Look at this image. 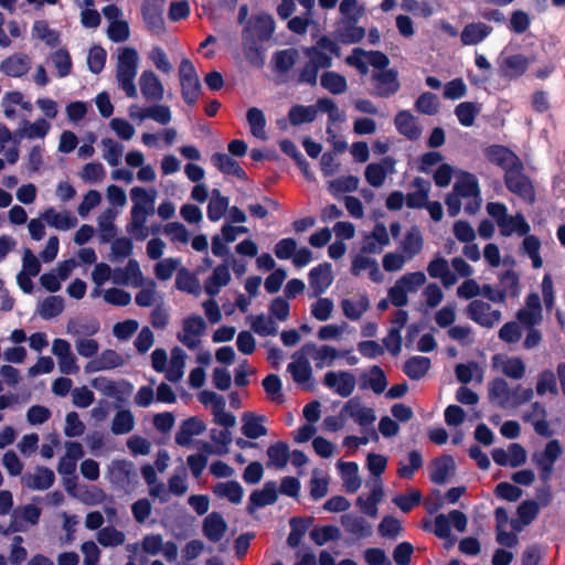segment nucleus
Here are the masks:
<instances>
[{"mask_svg":"<svg viewBox=\"0 0 565 565\" xmlns=\"http://www.w3.org/2000/svg\"><path fill=\"white\" fill-rule=\"evenodd\" d=\"M31 68V58L24 53H15L4 58L0 71L10 77H22Z\"/></svg>","mask_w":565,"mask_h":565,"instance_id":"16","label":"nucleus"},{"mask_svg":"<svg viewBox=\"0 0 565 565\" xmlns=\"http://www.w3.org/2000/svg\"><path fill=\"white\" fill-rule=\"evenodd\" d=\"M503 180L507 189L511 193L529 203H533L535 201V189L531 179L524 173L523 162L519 163V166L512 170L507 171Z\"/></svg>","mask_w":565,"mask_h":565,"instance_id":"2","label":"nucleus"},{"mask_svg":"<svg viewBox=\"0 0 565 565\" xmlns=\"http://www.w3.org/2000/svg\"><path fill=\"white\" fill-rule=\"evenodd\" d=\"M298 52L295 49L280 50L274 53L273 62L278 73H287L297 62Z\"/></svg>","mask_w":565,"mask_h":565,"instance_id":"47","label":"nucleus"},{"mask_svg":"<svg viewBox=\"0 0 565 565\" xmlns=\"http://www.w3.org/2000/svg\"><path fill=\"white\" fill-rule=\"evenodd\" d=\"M266 417L264 415H255L252 412H246L242 416V433L252 440L267 435V428L263 425Z\"/></svg>","mask_w":565,"mask_h":565,"instance_id":"24","label":"nucleus"},{"mask_svg":"<svg viewBox=\"0 0 565 565\" xmlns=\"http://www.w3.org/2000/svg\"><path fill=\"white\" fill-rule=\"evenodd\" d=\"M49 130L50 124L44 118H39L33 124L24 120V128L18 129L15 135L20 138L26 136L29 139L44 138Z\"/></svg>","mask_w":565,"mask_h":565,"instance_id":"48","label":"nucleus"},{"mask_svg":"<svg viewBox=\"0 0 565 565\" xmlns=\"http://www.w3.org/2000/svg\"><path fill=\"white\" fill-rule=\"evenodd\" d=\"M412 186L417 188V191L409 192L406 195V205L409 209H423L428 202V193L430 184L428 181L420 177L414 178Z\"/></svg>","mask_w":565,"mask_h":565,"instance_id":"29","label":"nucleus"},{"mask_svg":"<svg viewBox=\"0 0 565 565\" xmlns=\"http://www.w3.org/2000/svg\"><path fill=\"white\" fill-rule=\"evenodd\" d=\"M481 110V106L473 102H462L455 107V115L463 127H471Z\"/></svg>","mask_w":565,"mask_h":565,"instance_id":"41","label":"nucleus"},{"mask_svg":"<svg viewBox=\"0 0 565 565\" xmlns=\"http://www.w3.org/2000/svg\"><path fill=\"white\" fill-rule=\"evenodd\" d=\"M316 117L317 109L313 106L295 105L288 111V119L292 126L312 122Z\"/></svg>","mask_w":565,"mask_h":565,"instance_id":"46","label":"nucleus"},{"mask_svg":"<svg viewBox=\"0 0 565 565\" xmlns=\"http://www.w3.org/2000/svg\"><path fill=\"white\" fill-rule=\"evenodd\" d=\"M213 492L220 498H226L233 504L241 503L244 494L242 486L235 480L216 483Z\"/></svg>","mask_w":565,"mask_h":565,"instance_id":"34","label":"nucleus"},{"mask_svg":"<svg viewBox=\"0 0 565 565\" xmlns=\"http://www.w3.org/2000/svg\"><path fill=\"white\" fill-rule=\"evenodd\" d=\"M206 329V323L201 316H190L183 320V333L178 334V340L188 349L194 350L199 347L201 337Z\"/></svg>","mask_w":565,"mask_h":565,"instance_id":"10","label":"nucleus"},{"mask_svg":"<svg viewBox=\"0 0 565 565\" xmlns=\"http://www.w3.org/2000/svg\"><path fill=\"white\" fill-rule=\"evenodd\" d=\"M423 244L424 241L420 231L416 226H414L406 232L405 237L402 242V248L408 258H413L414 256L422 252Z\"/></svg>","mask_w":565,"mask_h":565,"instance_id":"43","label":"nucleus"},{"mask_svg":"<svg viewBox=\"0 0 565 565\" xmlns=\"http://www.w3.org/2000/svg\"><path fill=\"white\" fill-rule=\"evenodd\" d=\"M372 81L375 83V86L371 95L376 97L390 98L391 96L395 95L401 88V84L398 81V72L395 68H388L382 72H374L372 74Z\"/></svg>","mask_w":565,"mask_h":565,"instance_id":"5","label":"nucleus"},{"mask_svg":"<svg viewBox=\"0 0 565 565\" xmlns=\"http://www.w3.org/2000/svg\"><path fill=\"white\" fill-rule=\"evenodd\" d=\"M431 361L427 356L414 355L403 364V373L413 381L422 380L429 371Z\"/></svg>","mask_w":565,"mask_h":565,"instance_id":"25","label":"nucleus"},{"mask_svg":"<svg viewBox=\"0 0 565 565\" xmlns=\"http://www.w3.org/2000/svg\"><path fill=\"white\" fill-rule=\"evenodd\" d=\"M139 85L141 94L147 100L160 102L163 98V85L152 71L148 70L141 73Z\"/></svg>","mask_w":565,"mask_h":565,"instance_id":"17","label":"nucleus"},{"mask_svg":"<svg viewBox=\"0 0 565 565\" xmlns=\"http://www.w3.org/2000/svg\"><path fill=\"white\" fill-rule=\"evenodd\" d=\"M247 121L250 127V132L253 136L257 138H266L265 135V126H266V119L265 115L262 109L257 107H250L247 110Z\"/></svg>","mask_w":565,"mask_h":565,"instance_id":"57","label":"nucleus"},{"mask_svg":"<svg viewBox=\"0 0 565 565\" xmlns=\"http://www.w3.org/2000/svg\"><path fill=\"white\" fill-rule=\"evenodd\" d=\"M135 427V417L129 409L118 411L111 422V431L115 435H125Z\"/></svg>","mask_w":565,"mask_h":565,"instance_id":"44","label":"nucleus"},{"mask_svg":"<svg viewBox=\"0 0 565 565\" xmlns=\"http://www.w3.org/2000/svg\"><path fill=\"white\" fill-rule=\"evenodd\" d=\"M33 33L43 40L50 47H56L60 44V34L55 30L50 29L44 20H38L33 24Z\"/></svg>","mask_w":565,"mask_h":565,"instance_id":"59","label":"nucleus"},{"mask_svg":"<svg viewBox=\"0 0 565 565\" xmlns=\"http://www.w3.org/2000/svg\"><path fill=\"white\" fill-rule=\"evenodd\" d=\"M211 161L220 172L227 175H234L243 181L247 180L245 170L231 156L223 152H215L212 156Z\"/></svg>","mask_w":565,"mask_h":565,"instance_id":"22","label":"nucleus"},{"mask_svg":"<svg viewBox=\"0 0 565 565\" xmlns=\"http://www.w3.org/2000/svg\"><path fill=\"white\" fill-rule=\"evenodd\" d=\"M52 62L57 70L58 77H66L72 72V58L66 49L56 50L52 56Z\"/></svg>","mask_w":565,"mask_h":565,"instance_id":"63","label":"nucleus"},{"mask_svg":"<svg viewBox=\"0 0 565 565\" xmlns=\"http://www.w3.org/2000/svg\"><path fill=\"white\" fill-rule=\"evenodd\" d=\"M340 537V529L332 524L315 527L310 532V539L319 546L326 544L329 541H337Z\"/></svg>","mask_w":565,"mask_h":565,"instance_id":"54","label":"nucleus"},{"mask_svg":"<svg viewBox=\"0 0 565 565\" xmlns=\"http://www.w3.org/2000/svg\"><path fill=\"white\" fill-rule=\"evenodd\" d=\"M63 309L64 299L61 296H49L41 303L40 316L50 320L61 315Z\"/></svg>","mask_w":565,"mask_h":565,"instance_id":"56","label":"nucleus"},{"mask_svg":"<svg viewBox=\"0 0 565 565\" xmlns=\"http://www.w3.org/2000/svg\"><path fill=\"white\" fill-rule=\"evenodd\" d=\"M320 85L333 95H340L347 92V78L333 71H326L320 76Z\"/></svg>","mask_w":565,"mask_h":565,"instance_id":"35","label":"nucleus"},{"mask_svg":"<svg viewBox=\"0 0 565 565\" xmlns=\"http://www.w3.org/2000/svg\"><path fill=\"white\" fill-rule=\"evenodd\" d=\"M323 384L332 388L338 395L349 397L355 388V377L348 371L328 372L323 377Z\"/></svg>","mask_w":565,"mask_h":565,"instance_id":"13","label":"nucleus"},{"mask_svg":"<svg viewBox=\"0 0 565 565\" xmlns=\"http://www.w3.org/2000/svg\"><path fill=\"white\" fill-rule=\"evenodd\" d=\"M309 285L315 296H320L332 285L333 275L330 263H322L313 267L308 275Z\"/></svg>","mask_w":565,"mask_h":565,"instance_id":"14","label":"nucleus"},{"mask_svg":"<svg viewBox=\"0 0 565 565\" xmlns=\"http://www.w3.org/2000/svg\"><path fill=\"white\" fill-rule=\"evenodd\" d=\"M138 66V53L134 47H124L118 56L117 78L136 77Z\"/></svg>","mask_w":565,"mask_h":565,"instance_id":"26","label":"nucleus"},{"mask_svg":"<svg viewBox=\"0 0 565 565\" xmlns=\"http://www.w3.org/2000/svg\"><path fill=\"white\" fill-rule=\"evenodd\" d=\"M408 313L403 309H398L394 312L391 320L394 327L388 331V334L383 339L385 348L392 355L399 354L402 350L403 339L401 335V329L407 323Z\"/></svg>","mask_w":565,"mask_h":565,"instance_id":"12","label":"nucleus"},{"mask_svg":"<svg viewBox=\"0 0 565 565\" xmlns=\"http://www.w3.org/2000/svg\"><path fill=\"white\" fill-rule=\"evenodd\" d=\"M501 292H504L505 298L511 297L515 298L520 294V278L519 275L513 269H508L502 273L499 277Z\"/></svg>","mask_w":565,"mask_h":565,"instance_id":"51","label":"nucleus"},{"mask_svg":"<svg viewBox=\"0 0 565 565\" xmlns=\"http://www.w3.org/2000/svg\"><path fill=\"white\" fill-rule=\"evenodd\" d=\"M164 3L166 0H143L141 4V14L147 29L158 35L166 31L162 17Z\"/></svg>","mask_w":565,"mask_h":565,"instance_id":"6","label":"nucleus"},{"mask_svg":"<svg viewBox=\"0 0 565 565\" xmlns=\"http://www.w3.org/2000/svg\"><path fill=\"white\" fill-rule=\"evenodd\" d=\"M491 306L482 300H472L467 307V316L481 327L491 328L492 321L488 319Z\"/></svg>","mask_w":565,"mask_h":565,"instance_id":"36","label":"nucleus"},{"mask_svg":"<svg viewBox=\"0 0 565 565\" xmlns=\"http://www.w3.org/2000/svg\"><path fill=\"white\" fill-rule=\"evenodd\" d=\"M497 64L500 77L508 81H515L526 73L531 62L521 53L504 55L502 52L497 58Z\"/></svg>","mask_w":565,"mask_h":565,"instance_id":"4","label":"nucleus"},{"mask_svg":"<svg viewBox=\"0 0 565 565\" xmlns=\"http://www.w3.org/2000/svg\"><path fill=\"white\" fill-rule=\"evenodd\" d=\"M46 223L60 231L70 230L77 224V218L71 215L68 212L57 213L54 207H49L42 214Z\"/></svg>","mask_w":565,"mask_h":565,"instance_id":"32","label":"nucleus"},{"mask_svg":"<svg viewBox=\"0 0 565 565\" xmlns=\"http://www.w3.org/2000/svg\"><path fill=\"white\" fill-rule=\"evenodd\" d=\"M296 361L288 364V371L291 373L292 379L296 383H306L312 376V369L307 359V355L300 353V350L296 353Z\"/></svg>","mask_w":565,"mask_h":565,"instance_id":"33","label":"nucleus"},{"mask_svg":"<svg viewBox=\"0 0 565 565\" xmlns=\"http://www.w3.org/2000/svg\"><path fill=\"white\" fill-rule=\"evenodd\" d=\"M456 469L455 460L450 455L435 458L429 466V479L436 484L446 483L450 472Z\"/></svg>","mask_w":565,"mask_h":565,"instance_id":"18","label":"nucleus"},{"mask_svg":"<svg viewBox=\"0 0 565 565\" xmlns=\"http://www.w3.org/2000/svg\"><path fill=\"white\" fill-rule=\"evenodd\" d=\"M181 94L183 100L189 106H194L201 93V83L199 77L180 78Z\"/></svg>","mask_w":565,"mask_h":565,"instance_id":"50","label":"nucleus"},{"mask_svg":"<svg viewBox=\"0 0 565 565\" xmlns=\"http://www.w3.org/2000/svg\"><path fill=\"white\" fill-rule=\"evenodd\" d=\"M300 353L303 355H311L316 361V367L322 369L324 366V361L328 360V365H331L332 361L340 355L339 351L330 345H321L318 348L316 343L308 342L303 344L300 349Z\"/></svg>","mask_w":565,"mask_h":565,"instance_id":"19","label":"nucleus"},{"mask_svg":"<svg viewBox=\"0 0 565 565\" xmlns=\"http://www.w3.org/2000/svg\"><path fill=\"white\" fill-rule=\"evenodd\" d=\"M341 524L345 532L356 537H367L372 534L371 525L363 516L343 514L341 516Z\"/></svg>","mask_w":565,"mask_h":565,"instance_id":"31","label":"nucleus"},{"mask_svg":"<svg viewBox=\"0 0 565 565\" xmlns=\"http://www.w3.org/2000/svg\"><path fill=\"white\" fill-rule=\"evenodd\" d=\"M492 28L482 22H472L467 24L460 34L463 45H476L482 42L490 33Z\"/></svg>","mask_w":565,"mask_h":565,"instance_id":"27","label":"nucleus"},{"mask_svg":"<svg viewBox=\"0 0 565 565\" xmlns=\"http://www.w3.org/2000/svg\"><path fill=\"white\" fill-rule=\"evenodd\" d=\"M502 236H511L516 233L519 236L529 234L531 227L525 217L518 213L514 216H507L503 222V227H499Z\"/></svg>","mask_w":565,"mask_h":565,"instance_id":"37","label":"nucleus"},{"mask_svg":"<svg viewBox=\"0 0 565 565\" xmlns=\"http://www.w3.org/2000/svg\"><path fill=\"white\" fill-rule=\"evenodd\" d=\"M175 287L184 292L196 295L200 290L198 277L185 268L179 270Z\"/></svg>","mask_w":565,"mask_h":565,"instance_id":"55","label":"nucleus"},{"mask_svg":"<svg viewBox=\"0 0 565 565\" xmlns=\"http://www.w3.org/2000/svg\"><path fill=\"white\" fill-rule=\"evenodd\" d=\"M226 530L227 524L222 514L218 512L210 513L203 521V534L209 541L213 543L221 541Z\"/></svg>","mask_w":565,"mask_h":565,"instance_id":"23","label":"nucleus"},{"mask_svg":"<svg viewBox=\"0 0 565 565\" xmlns=\"http://www.w3.org/2000/svg\"><path fill=\"white\" fill-rule=\"evenodd\" d=\"M245 28H250L256 40L269 41L275 32V21L270 14L259 13L250 18Z\"/></svg>","mask_w":565,"mask_h":565,"instance_id":"20","label":"nucleus"},{"mask_svg":"<svg viewBox=\"0 0 565 565\" xmlns=\"http://www.w3.org/2000/svg\"><path fill=\"white\" fill-rule=\"evenodd\" d=\"M289 524L290 532L287 537V544L295 548L298 547L301 543V540L308 530L309 523L306 519L295 516L290 519Z\"/></svg>","mask_w":565,"mask_h":565,"instance_id":"53","label":"nucleus"},{"mask_svg":"<svg viewBox=\"0 0 565 565\" xmlns=\"http://www.w3.org/2000/svg\"><path fill=\"white\" fill-rule=\"evenodd\" d=\"M394 124L397 131L412 141L417 140L422 135V128L409 110H399L394 118Z\"/></svg>","mask_w":565,"mask_h":565,"instance_id":"21","label":"nucleus"},{"mask_svg":"<svg viewBox=\"0 0 565 565\" xmlns=\"http://www.w3.org/2000/svg\"><path fill=\"white\" fill-rule=\"evenodd\" d=\"M409 465H403L402 462L398 466L397 475L402 479L411 480L414 478L415 472L422 468L423 466V457L418 450H411L408 452Z\"/></svg>","mask_w":565,"mask_h":565,"instance_id":"58","label":"nucleus"},{"mask_svg":"<svg viewBox=\"0 0 565 565\" xmlns=\"http://www.w3.org/2000/svg\"><path fill=\"white\" fill-rule=\"evenodd\" d=\"M213 196L207 204V217L211 222L220 221L228 209L230 200L227 196L221 195L220 190L214 189Z\"/></svg>","mask_w":565,"mask_h":565,"instance_id":"42","label":"nucleus"},{"mask_svg":"<svg viewBox=\"0 0 565 565\" xmlns=\"http://www.w3.org/2000/svg\"><path fill=\"white\" fill-rule=\"evenodd\" d=\"M438 97L430 92L423 93L415 102L416 110L424 115H436L438 113Z\"/></svg>","mask_w":565,"mask_h":565,"instance_id":"60","label":"nucleus"},{"mask_svg":"<svg viewBox=\"0 0 565 565\" xmlns=\"http://www.w3.org/2000/svg\"><path fill=\"white\" fill-rule=\"evenodd\" d=\"M563 448L558 439H551L542 451L534 452L532 461L540 472V480L547 483L553 476L554 465L562 456Z\"/></svg>","mask_w":565,"mask_h":565,"instance_id":"3","label":"nucleus"},{"mask_svg":"<svg viewBox=\"0 0 565 565\" xmlns=\"http://www.w3.org/2000/svg\"><path fill=\"white\" fill-rule=\"evenodd\" d=\"M454 192L465 199H478L480 196V188L476 175L466 171L461 172L454 184Z\"/></svg>","mask_w":565,"mask_h":565,"instance_id":"28","label":"nucleus"},{"mask_svg":"<svg viewBox=\"0 0 565 565\" xmlns=\"http://www.w3.org/2000/svg\"><path fill=\"white\" fill-rule=\"evenodd\" d=\"M278 499V491L275 481H267L263 489L254 490L249 495L247 512L254 513L256 509L274 504Z\"/></svg>","mask_w":565,"mask_h":565,"instance_id":"15","label":"nucleus"},{"mask_svg":"<svg viewBox=\"0 0 565 565\" xmlns=\"http://www.w3.org/2000/svg\"><path fill=\"white\" fill-rule=\"evenodd\" d=\"M115 216V212L108 209L98 217V226L100 230L99 238L103 243H108L116 236V226L114 224Z\"/></svg>","mask_w":565,"mask_h":565,"instance_id":"52","label":"nucleus"},{"mask_svg":"<svg viewBox=\"0 0 565 565\" xmlns=\"http://www.w3.org/2000/svg\"><path fill=\"white\" fill-rule=\"evenodd\" d=\"M350 417L358 425L363 428L370 427L374 424L376 416L374 409L371 407L362 406L359 397L350 398L342 409L340 411V417Z\"/></svg>","mask_w":565,"mask_h":565,"instance_id":"9","label":"nucleus"},{"mask_svg":"<svg viewBox=\"0 0 565 565\" xmlns=\"http://www.w3.org/2000/svg\"><path fill=\"white\" fill-rule=\"evenodd\" d=\"M396 160L393 157H384L380 162H372L366 166L364 177L366 182L373 188L383 185L386 175L395 171Z\"/></svg>","mask_w":565,"mask_h":565,"instance_id":"11","label":"nucleus"},{"mask_svg":"<svg viewBox=\"0 0 565 565\" xmlns=\"http://www.w3.org/2000/svg\"><path fill=\"white\" fill-rule=\"evenodd\" d=\"M341 308L343 315L352 320L356 321L361 319L364 312H366L370 308V300L367 295H361L358 302L352 301L351 299H343L341 301Z\"/></svg>","mask_w":565,"mask_h":565,"instance_id":"38","label":"nucleus"},{"mask_svg":"<svg viewBox=\"0 0 565 565\" xmlns=\"http://www.w3.org/2000/svg\"><path fill=\"white\" fill-rule=\"evenodd\" d=\"M535 390H536V394L540 396H543L546 393H550L552 395H557L558 388H557V377H556L555 373L552 370H543L539 374Z\"/></svg>","mask_w":565,"mask_h":565,"instance_id":"49","label":"nucleus"},{"mask_svg":"<svg viewBox=\"0 0 565 565\" xmlns=\"http://www.w3.org/2000/svg\"><path fill=\"white\" fill-rule=\"evenodd\" d=\"M524 239L520 246V253L527 255L532 260V266L539 269L543 265V259L540 255L541 241L535 235H524Z\"/></svg>","mask_w":565,"mask_h":565,"instance_id":"40","label":"nucleus"},{"mask_svg":"<svg viewBox=\"0 0 565 565\" xmlns=\"http://www.w3.org/2000/svg\"><path fill=\"white\" fill-rule=\"evenodd\" d=\"M97 541L105 547L118 546L125 542V534L109 525L99 530L97 534Z\"/></svg>","mask_w":565,"mask_h":565,"instance_id":"61","label":"nucleus"},{"mask_svg":"<svg viewBox=\"0 0 565 565\" xmlns=\"http://www.w3.org/2000/svg\"><path fill=\"white\" fill-rule=\"evenodd\" d=\"M259 40H256L250 28H244L242 31L243 53L246 61L256 68H263L265 65V49Z\"/></svg>","mask_w":565,"mask_h":565,"instance_id":"7","label":"nucleus"},{"mask_svg":"<svg viewBox=\"0 0 565 565\" xmlns=\"http://www.w3.org/2000/svg\"><path fill=\"white\" fill-rule=\"evenodd\" d=\"M359 178L355 175L341 177L329 182V191L331 194L353 192L359 186Z\"/></svg>","mask_w":565,"mask_h":565,"instance_id":"62","label":"nucleus"},{"mask_svg":"<svg viewBox=\"0 0 565 565\" xmlns=\"http://www.w3.org/2000/svg\"><path fill=\"white\" fill-rule=\"evenodd\" d=\"M267 456L269 462L267 466L274 465L277 469H282L287 466L290 450L289 446L285 441H277L267 448Z\"/></svg>","mask_w":565,"mask_h":565,"instance_id":"39","label":"nucleus"},{"mask_svg":"<svg viewBox=\"0 0 565 565\" xmlns=\"http://www.w3.org/2000/svg\"><path fill=\"white\" fill-rule=\"evenodd\" d=\"M338 467L341 471L343 486L349 493L356 492L361 487V479L359 477V466L354 461L339 460Z\"/></svg>","mask_w":565,"mask_h":565,"instance_id":"30","label":"nucleus"},{"mask_svg":"<svg viewBox=\"0 0 565 565\" xmlns=\"http://www.w3.org/2000/svg\"><path fill=\"white\" fill-rule=\"evenodd\" d=\"M302 52L308 62L299 71L297 82L299 84H308L316 86L318 74L321 68L328 70L332 66V57L319 46L318 41L315 45L302 47Z\"/></svg>","mask_w":565,"mask_h":565,"instance_id":"1","label":"nucleus"},{"mask_svg":"<svg viewBox=\"0 0 565 565\" xmlns=\"http://www.w3.org/2000/svg\"><path fill=\"white\" fill-rule=\"evenodd\" d=\"M484 156L489 160V162L501 168L504 171V173H507V171L512 170L513 168L519 166V163L522 162V160L514 151L502 145L489 146L484 150Z\"/></svg>","mask_w":565,"mask_h":565,"instance_id":"8","label":"nucleus"},{"mask_svg":"<svg viewBox=\"0 0 565 565\" xmlns=\"http://www.w3.org/2000/svg\"><path fill=\"white\" fill-rule=\"evenodd\" d=\"M55 481L54 472L46 467H39L33 476H30L26 486L33 490H46Z\"/></svg>","mask_w":565,"mask_h":565,"instance_id":"45","label":"nucleus"},{"mask_svg":"<svg viewBox=\"0 0 565 565\" xmlns=\"http://www.w3.org/2000/svg\"><path fill=\"white\" fill-rule=\"evenodd\" d=\"M102 143L105 148L104 159L108 162L109 166L116 167L119 164L121 156H122V146L113 140L111 138H104Z\"/></svg>","mask_w":565,"mask_h":565,"instance_id":"64","label":"nucleus"}]
</instances>
